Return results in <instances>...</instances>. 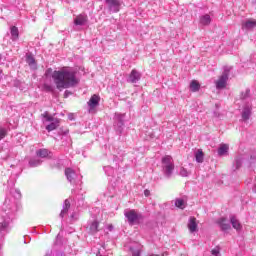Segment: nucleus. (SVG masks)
Returning <instances> with one entry per match:
<instances>
[{
  "label": "nucleus",
  "mask_w": 256,
  "mask_h": 256,
  "mask_svg": "<svg viewBox=\"0 0 256 256\" xmlns=\"http://www.w3.org/2000/svg\"><path fill=\"white\" fill-rule=\"evenodd\" d=\"M217 225L220 227L221 231H229V229H231V224L227 221V218L225 217L218 219Z\"/></svg>",
  "instance_id": "8"
},
{
  "label": "nucleus",
  "mask_w": 256,
  "mask_h": 256,
  "mask_svg": "<svg viewBox=\"0 0 256 256\" xmlns=\"http://www.w3.org/2000/svg\"><path fill=\"white\" fill-rule=\"evenodd\" d=\"M42 117L44 119H46V121H48V122H52L53 123L55 121V118H53L52 116H49V112H44L42 114Z\"/></svg>",
  "instance_id": "35"
},
{
  "label": "nucleus",
  "mask_w": 256,
  "mask_h": 256,
  "mask_svg": "<svg viewBox=\"0 0 256 256\" xmlns=\"http://www.w3.org/2000/svg\"><path fill=\"white\" fill-rule=\"evenodd\" d=\"M87 24V15L80 14L74 19V25L83 26Z\"/></svg>",
  "instance_id": "13"
},
{
  "label": "nucleus",
  "mask_w": 256,
  "mask_h": 256,
  "mask_svg": "<svg viewBox=\"0 0 256 256\" xmlns=\"http://www.w3.org/2000/svg\"><path fill=\"white\" fill-rule=\"evenodd\" d=\"M204 157L205 155L203 154V150H197V152L195 153V159L197 163H203Z\"/></svg>",
  "instance_id": "27"
},
{
  "label": "nucleus",
  "mask_w": 256,
  "mask_h": 256,
  "mask_svg": "<svg viewBox=\"0 0 256 256\" xmlns=\"http://www.w3.org/2000/svg\"><path fill=\"white\" fill-rule=\"evenodd\" d=\"M52 79L56 85V89H69L79 85L77 71L73 69L55 70L52 74Z\"/></svg>",
  "instance_id": "1"
},
{
  "label": "nucleus",
  "mask_w": 256,
  "mask_h": 256,
  "mask_svg": "<svg viewBox=\"0 0 256 256\" xmlns=\"http://www.w3.org/2000/svg\"><path fill=\"white\" fill-rule=\"evenodd\" d=\"M110 13H119L121 11V0H105Z\"/></svg>",
  "instance_id": "7"
},
{
  "label": "nucleus",
  "mask_w": 256,
  "mask_h": 256,
  "mask_svg": "<svg viewBox=\"0 0 256 256\" xmlns=\"http://www.w3.org/2000/svg\"><path fill=\"white\" fill-rule=\"evenodd\" d=\"M88 229L92 235L97 233V231H99V222L93 221L89 224Z\"/></svg>",
  "instance_id": "21"
},
{
  "label": "nucleus",
  "mask_w": 256,
  "mask_h": 256,
  "mask_svg": "<svg viewBox=\"0 0 256 256\" xmlns=\"http://www.w3.org/2000/svg\"><path fill=\"white\" fill-rule=\"evenodd\" d=\"M57 239H59V235L57 236Z\"/></svg>",
  "instance_id": "45"
},
{
  "label": "nucleus",
  "mask_w": 256,
  "mask_h": 256,
  "mask_svg": "<svg viewBox=\"0 0 256 256\" xmlns=\"http://www.w3.org/2000/svg\"><path fill=\"white\" fill-rule=\"evenodd\" d=\"M14 197H16V199H21V191H19V190H14Z\"/></svg>",
  "instance_id": "37"
},
{
  "label": "nucleus",
  "mask_w": 256,
  "mask_h": 256,
  "mask_svg": "<svg viewBox=\"0 0 256 256\" xmlns=\"http://www.w3.org/2000/svg\"><path fill=\"white\" fill-rule=\"evenodd\" d=\"M104 171L108 177H113V175H115V168L112 166H105Z\"/></svg>",
  "instance_id": "30"
},
{
  "label": "nucleus",
  "mask_w": 256,
  "mask_h": 256,
  "mask_svg": "<svg viewBox=\"0 0 256 256\" xmlns=\"http://www.w3.org/2000/svg\"><path fill=\"white\" fill-rule=\"evenodd\" d=\"M251 117V106H245L242 110V119L244 121H249Z\"/></svg>",
  "instance_id": "17"
},
{
  "label": "nucleus",
  "mask_w": 256,
  "mask_h": 256,
  "mask_svg": "<svg viewBox=\"0 0 256 256\" xmlns=\"http://www.w3.org/2000/svg\"><path fill=\"white\" fill-rule=\"evenodd\" d=\"M179 175H181V177H189L190 172L187 171V169L185 167H181Z\"/></svg>",
  "instance_id": "34"
},
{
  "label": "nucleus",
  "mask_w": 256,
  "mask_h": 256,
  "mask_svg": "<svg viewBox=\"0 0 256 256\" xmlns=\"http://www.w3.org/2000/svg\"><path fill=\"white\" fill-rule=\"evenodd\" d=\"M211 253L212 255H215V256L219 255V248L212 249Z\"/></svg>",
  "instance_id": "38"
},
{
  "label": "nucleus",
  "mask_w": 256,
  "mask_h": 256,
  "mask_svg": "<svg viewBox=\"0 0 256 256\" xmlns=\"http://www.w3.org/2000/svg\"><path fill=\"white\" fill-rule=\"evenodd\" d=\"M229 153V145L227 144H221L218 148V155L220 157H223L224 155H227Z\"/></svg>",
  "instance_id": "18"
},
{
  "label": "nucleus",
  "mask_w": 256,
  "mask_h": 256,
  "mask_svg": "<svg viewBox=\"0 0 256 256\" xmlns=\"http://www.w3.org/2000/svg\"><path fill=\"white\" fill-rule=\"evenodd\" d=\"M250 95H251V90L246 89L245 91L241 92L240 99H242V101H245L249 99Z\"/></svg>",
  "instance_id": "31"
},
{
  "label": "nucleus",
  "mask_w": 256,
  "mask_h": 256,
  "mask_svg": "<svg viewBox=\"0 0 256 256\" xmlns=\"http://www.w3.org/2000/svg\"><path fill=\"white\" fill-rule=\"evenodd\" d=\"M253 191L256 193V184H254Z\"/></svg>",
  "instance_id": "43"
},
{
  "label": "nucleus",
  "mask_w": 256,
  "mask_h": 256,
  "mask_svg": "<svg viewBox=\"0 0 256 256\" xmlns=\"http://www.w3.org/2000/svg\"><path fill=\"white\" fill-rule=\"evenodd\" d=\"M70 217L73 221H77V214L73 213Z\"/></svg>",
  "instance_id": "39"
},
{
  "label": "nucleus",
  "mask_w": 256,
  "mask_h": 256,
  "mask_svg": "<svg viewBox=\"0 0 256 256\" xmlns=\"http://www.w3.org/2000/svg\"><path fill=\"white\" fill-rule=\"evenodd\" d=\"M188 229L190 233H195L197 231V218L196 217H190L188 222Z\"/></svg>",
  "instance_id": "14"
},
{
  "label": "nucleus",
  "mask_w": 256,
  "mask_h": 256,
  "mask_svg": "<svg viewBox=\"0 0 256 256\" xmlns=\"http://www.w3.org/2000/svg\"><path fill=\"white\" fill-rule=\"evenodd\" d=\"M201 25H211V16L209 14H205L200 17Z\"/></svg>",
  "instance_id": "25"
},
{
  "label": "nucleus",
  "mask_w": 256,
  "mask_h": 256,
  "mask_svg": "<svg viewBox=\"0 0 256 256\" xmlns=\"http://www.w3.org/2000/svg\"><path fill=\"white\" fill-rule=\"evenodd\" d=\"M130 251L132 253V256H141V247L139 246H131Z\"/></svg>",
  "instance_id": "28"
},
{
  "label": "nucleus",
  "mask_w": 256,
  "mask_h": 256,
  "mask_svg": "<svg viewBox=\"0 0 256 256\" xmlns=\"http://www.w3.org/2000/svg\"><path fill=\"white\" fill-rule=\"evenodd\" d=\"M140 80H141V73H139V71L137 70H132L128 78V83H137Z\"/></svg>",
  "instance_id": "11"
},
{
  "label": "nucleus",
  "mask_w": 256,
  "mask_h": 256,
  "mask_svg": "<svg viewBox=\"0 0 256 256\" xmlns=\"http://www.w3.org/2000/svg\"><path fill=\"white\" fill-rule=\"evenodd\" d=\"M26 63L29 65V67H36L35 58L32 55L26 56Z\"/></svg>",
  "instance_id": "29"
},
{
  "label": "nucleus",
  "mask_w": 256,
  "mask_h": 256,
  "mask_svg": "<svg viewBox=\"0 0 256 256\" xmlns=\"http://www.w3.org/2000/svg\"><path fill=\"white\" fill-rule=\"evenodd\" d=\"M17 213V204L5 201L0 212V240L11 231V223Z\"/></svg>",
  "instance_id": "2"
},
{
  "label": "nucleus",
  "mask_w": 256,
  "mask_h": 256,
  "mask_svg": "<svg viewBox=\"0 0 256 256\" xmlns=\"http://www.w3.org/2000/svg\"><path fill=\"white\" fill-rule=\"evenodd\" d=\"M69 209H71V201H69V199H66L63 203L62 210L60 212L61 219H63V217H65V215L69 213Z\"/></svg>",
  "instance_id": "12"
},
{
  "label": "nucleus",
  "mask_w": 256,
  "mask_h": 256,
  "mask_svg": "<svg viewBox=\"0 0 256 256\" xmlns=\"http://www.w3.org/2000/svg\"><path fill=\"white\" fill-rule=\"evenodd\" d=\"M124 217H126L129 225H135V223L141 219V214L133 209H126L124 211Z\"/></svg>",
  "instance_id": "6"
},
{
  "label": "nucleus",
  "mask_w": 256,
  "mask_h": 256,
  "mask_svg": "<svg viewBox=\"0 0 256 256\" xmlns=\"http://www.w3.org/2000/svg\"><path fill=\"white\" fill-rule=\"evenodd\" d=\"M43 91H46V93H53L54 88L51 84H44L42 87Z\"/></svg>",
  "instance_id": "33"
},
{
  "label": "nucleus",
  "mask_w": 256,
  "mask_h": 256,
  "mask_svg": "<svg viewBox=\"0 0 256 256\" xmlns=\"http://www.w3.org/2000/svg\"><path fill=\"white\" fill-rule=\"evenodd\" d=\"M231 67L225 66L222 75L216 81V89H225L227 87V81L229 80V73H231Z\"/></svg>",
  "instance_id": "4"
},
{
  "label": "nucleus",
  "mask_w": 256,
  "mask_h": 256,
  "mask_svg": "<svg viewBox=\"0 0 256 256\" xmlns=\"http://www.w3.org/2000/svg\"><path fill=\"white\" fill-rule=\"evenodd\" d=\"M96 256H107V255H103V254H101V252H98V253L96 254Z\"/></svg>",
  "instance_id": "42"
},
{
  "label": "nucleus",
  "mask_w": 256,
  "mask_h": 256,
  "mask_svg": "<svg viewBox=\"0 0 256 256\" xmlns=\"http://www.w3.org/2000/svg\"><path fill=\"white\" fill-rule=\"evenodd\" d=\"M230 223L236 231H241L243 229V225H241V222H239V219H237V216L231 215L230 216Z\"/></svg>",
  "instance_id": "10"
},
{
  "label": "nucleus",
  "mask_w": 256,
  "mask_h": 256,
  "mask_svg": "<svg viewBox=\"0 0 256 256\" xmlns=\"http://www.w3.org/2000/svg\"><path fill=\"white\" fill-rule=\"evenodd\" d=\"M43 163V160L39 158H31L28 162L29 167L35 168L41 166Z\"/></svg>",
  "instance_id": "19"
},
{
  "label": "nucleus",
  "mask_w": 256,
  "mask_h": 256,
  "mask_svg": "<svg viewBox=\"0 0 256 256\" xmlns=\"http://www.w3.org/2000/svg\"><path fill=\"white\" fill-rule=\"evenodd\" d=\"M174 169H175V164L173 163V157H171L170 155L164 156L162 158V171L165 177L169 179V177L173 175Z\"/></svg>",
  "instance_id": "3"
},
{
  "label": "nucleus",
  "mask_w": 256,
  "mask_h": 256,
  "mask_svg": "<svg viewBox=\"0 0 256 256\" xmlns=\"http://www.w3.org/2000/svg\"><path fill=\"white\" fill-rule=\"evenodd\" d=\"M125 125V114L115 113L114 116V129L118 135L123 133V127Z\"/></svg>",
  "instance_id": "5"
},
{
  "label": "nucleus",
  "mask_w": 256,
  "mask_h": 256,
  "mask_svg": "<svg viewBox=\"0 0 256 256\" xmlns=\"http://www.w3.org/2000/svg\"><path fill=\"white\" fill-rule=\"evenodd\" d=\"M7 137V128L0 127V141Z\"/></svg>",
  "instance_id": "36"
},
{
  "label": "nucleus",
  "mask_w": 256,
  "mask_h": 256,
  "mask_svg": "<svg viewBox=\"0 0 256 256\" xmlns=\"http://www.w3.org/2000/svg\"><path fill=\"white\" fill-rule=\"evenodd\" d=\"M1 57H2V56H1V54H0V59H1Z\"/></svg>",
  "instance_id": "46"
},
{
  "label": "nucleus",
  "mask_w": 256,
  "mask_h": 256,
  "mask_svg": "<svg viewBox=\"0 0 256 256\" xmlns=\"http://www.w3.org/2000/svg\"><path fill=\"white\" fill-rule=\"evenodd\" d=\"M49 153H51V152H49V150H47V149H39L36 151V155L38 157H40V159H45V158L49 157Z\"/></svg>",
  "instance_id": "23"
},
{
  "label": "nucleus",
  "mask_w": 256,
  "mask_h": 256,
  "mask_svg": "<svg viewBox=\"0 0 256 256\" xmlns=\"http://www.w3.org/2000/svg\"><path fill=\"white\" fill-rule=\"evenodd\" d=\"M65 175L69 183H75V180L77 179V173H75V170L71 168H66Z\"/></svg>",
  "instance_id": "9"
},
{
  "label": "nucleus",
  "mask_w": 256,
  "mask_h": 256,
  "mask_svg": "<svg viewBox=\"0 0 256 256\" xmlns=\"http://www.w3.org/2000/svg\"><path fill=\"white\" fill-rule=\"evenodd\" d=\"M200 89L201 84H199L197 80H192L190 83V91H192V93H197V91H199Z\"/></svg>",
  "instance_id": "22"
},
{
  "label": "nucleus",
  "mask_w": 256,
  "mask_h": 256,
  "mask_svg": "<svg viewBox=\"0 0 256 256\" xmlns=\"http://www.w3.org/2000/svg\"><path fill=\"white\" fill-rule=\"evenodd\" d=\"M256 20H247L242 24V29H246L247 31H251V29H255Z\"/></svg>",
  "instance_id": "16"
},
{
  "label": "nucleus",
  "mask_w": 256,
  "mask_h": 256,
  "mask_svg": "<svg viewBox=\"0 0 256 256\" xmlns=\"http://www.w3.org/2000/svg\"><path fill=\"white\" fill-rule=\"evenodd\" d=\"M175 205H176V207H178V209H185V200L184 199H176Z\"/></svg>",
  "instance_id": "32"
},
{
  "label": "nucleus",
  "mask_w": 256,
  "mask_h": 256,
  "mask_svg": "<svg viewBox=\"0 0 256 256\" xmlns=\"http://www.w3.org/2000/svg\"><path fill=\"white\" fill-rule=\"evenodd\" d=\"M99 100V96L97 94H94L88 101V106L90 107V109H95V107L99 105Z\"/></svg>",
  "instance_id": "15"
},
{
  "label": "nucleus",
  "mask_w": 256,
  "mask_h": 256,
  "mask_svg": "<svg viewBox=\"0 0 256 256\" xmlns=\"http://www.w3.org/2000/svg\"><path fill=\"white\" fill-rule=\"evenodd\" d=\"M59 127V120H54L51 124L46 126V130L48 133H51V131H55Z\"/></svg>",
  "instance_id": "26"
},
{
  "label": "nucleus",
  "mask_w": 256,
  "mask_h": 256,
  "mask_svg": "<svg viewBox=\"0 0 256 256\" xmlns=\"http://www.w3.org/2000/svg\"><path fill=\"white\" fill-rule=\"evenodd\" d=\"M109 230H110V231H113V225H110V226H109Z\"/></svg>",
  "instance_id": "44"
},
{
  "label": "nucleus",
  "mask_w": 256,
  "mask_h": 256,
  "mask_svg": "<svg viewBox=\"0 0 256 256\" xmlns=\"http://www.w3.org/2000/svg\"><path fill=\"white\" fill-rule=\"evenodd\" d=\"M145 197H149L151 195V192L149 190H144Z\"/></svg>",
  "instance_id": "40"
},
{
  "label": "nucleus",
  "mask_w": 256,
  "mask_h": 256,
  "mask_svg": "<svg viewBox=\"0 0 256 256\" xmlns=\"http://www.w3.org/2000/svg\"><path fill=\"white\" fill-rule=\"evenodd\" d=\"M10 33L12 41H17V39H19V28H17L16 26H12L10 28Z\"/></svg>",
  "instance_id": "20"
},
{
  "label": "nucleus",
  "mask_w": 256,
  "mask_h": 256,
  "mask_svg": "<svg viewBox=\"0 0 256 256\" xmlns=\"http://www.w3.org/2000/svg\"><path fill=\"white\" fill-rule=\"evenodd\" d=\"M243 165V157L241 156H237L234 160V164H233V167L234 168V171H237V169H241V166Z\"/></svg>",
  "instance_id": "24"
},
{
  "label": "nucleus",
  "mask_w": 256,
  "mask_h": 256,
  "mask_svg": "<svg viewBox=\"0 0 256 256\" xmlns=\"http://www.w3.org/2000/svg\"><path fill=\"white\" fill-rule=\"evenodd\" d=\"M1 249H3V244H0V256L3 255V252H1Z\"/></svg>",
  "instance_id": "41"
}]
</instances>
